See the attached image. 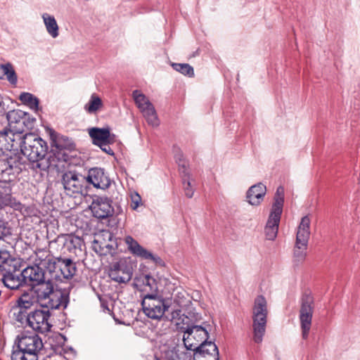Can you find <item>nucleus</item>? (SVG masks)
Returning <instances> with one entry per match:
<instances>
[{
  "label": "nucleus",
  "mask_w": 360,
  "mask_h": 360,
  "mask_svg": "<svg viewBox=\"0 0 360 360\" xmlns=\"http://www.w3.org/2000/svg\"><path fill=\"white\" fill-rule=\"evenodd\" d=\"M19 141L20 150L30 161L32 169L35 172H52L53 167H57L50 155L46 158L47 143L37 134L27 133Z\"/></svg>",
  "instance_id": "obj_1"
},
{
  "label": "nucleus",
  "mask_w": 360,
  "mask_h": 360,
  "mask_svg": "<svg viewBox=\"0 0 360 360\" xmlns=\"http://www.w3.org/2000/svg\"><path fill=\"white\" fill-rule=\"evenodd\" d=\"M47 132L51 140V158L53 159L54 165H57L53 167V170L59 172L64 167V164L69 160L68 151L74 150L75 144L71 139L58 134L52 129L49 128Z\"/></svg>",
  "instance_id": "obj_2"
},
{
  "label": "nucleus",
  "mask_w": 360,
  "mask_h": 360,
  "mask_svg": "<svg viewBox=\"0 0 360 360\" xmlns=\"http://www.w3.org/2000/svg\"><path fill=\"white\" fill-rule=\"evenodd\" d=\"M0 271L3 274L1 280L8 288L17 290L25 285L22 280V271L7 251H0Z\"/></svg>",
  "instance_id": "obj_3"
},
{
  "label": "nucleus",
  "mask_w": 360,
  "mask_h": 360,
  "mask_svg": "<svg viewBox=\"0 0 360 360\" xmlns=\"http://www.w3.org/2000/svg\"><path fill=\"white\" fill-rule=\"evenodd\" d=\"M267 301L263 295H258L254 300L252 307L253 340L261 343L266 332L268 315Z\"/></svg>",
  "instance_id": "obj_4"
},
{
  "label": "nucleus",
  "mask_w": 360,
  "mask_h": 360,
  "mask_svg": "<svg viewBox=\"0 0 360 360\" xmlns=\"http://www.w3.org/2000/svg\"><path fill=\"white\" fill-rule=\"evenodd\" d=\"M310 219L308 216L302 218L297 228L296 241L293 250V262L298 265L302 263L307 257V249L310 236Z\"/></svg>",
  "instance_id": "obj_5"
},
{
  "label": "nucleus",
  "mask_w": 360,
  "mask_h": 360,
  "mask_svg": "<svg viewBox=\"0 0 360 360\" xmlns=\"http://www.w3.org/2000/svg\"><path fill=\"white\" fill-rule=\"evenodd\" d=\"M141 306L143 313L154 320H160L169 309L165 300L158 295H143Z\"/></svg>",
  "instance_id": "obj_6"
},
{
  "label": "nucleus",
  "mask_w": 360,
  "mask_h": 360,
  "mask_svg": "<svg viewBox=\"0 0 360 360\" xmlns=\"http://www.w3.org/2000/svg\"><path fill=\"white\" fill-rule=\"evenodd\" d=\"M314 310V300L309 293H304L300 299L299 319L303 339H307L311 326Z\"/></svg>",
  "instance_id": "obj_7"
},
{
  "label": "nucleus",
  "mask_w": 360,
  "mask_h": 360,
  "mask_svg": "<svg viewBox=\"0 0 360 360\" xmlns=\"http://www.w3.org/2000/svg\"><path fill=\"white\" fill-rule=\"evenodd\" d=\"M89 136L92 143L98 146L106 154L114 155V152L110 145L115 142L116 136L110 133L109 127H93L89 129Z\"/></svg>",
  "instance_id": "obj_8"
},
{
  "label": "nucleus",
  "mask_w": 360,
  "mask_h": 360,
  "mask_svg": "<svg viewBox=\"0 0 360 360\" xmlns=\"http://www.w3.org/2000/svg\"><path fill=\"white\" fill-rule=\"evenodd\" d=\"M209 337L207 330L201 326L187 327L184 332L183 341L187 349L195 351Z\"/></svg>",
  "instance_id": "obj_9"
},
{
  "label": "nucleus",
  "mask_w": 360,
  "mask_h": 360,
  "mask_svg": "<svg viewBox=\"0 0 360 360\" xmlns=\"http://www.w3.org/2000/svg\"><path fill=\"white\" fill-rule=\"evenodd\" d=\"M133 271L132 263L122 259L112 264L108 276L115 282L127 283L131 279Z\"/></svg>",
  "instance_id": "obj_10"
},
{
  "label": "nucleus",
  "mask_w": 360,
  "mask_h": 360,
  "mask_svg": "<svg viewBox=\"0 0 360 360\" xmlns=\"http://www.w3.org/2000/svg\"><path fill=\"white\" fill-rule=\"evenodd\" d=\"M61 182L67 195L80 193L86 183V176L76 171H67L62 174Z\"/></svg>",
  "instance_id": "obj_11"
},
{
  "label": "nucleus",
  "mask_w": 360,
  "mask_h": 360,
  "mask_svg": "<svg viewBox=\"0 0 360 360\" xmlns=\"http://www.w3.org/2000/svg\"><path fill=\"white\" fill-rule=\"evenodd\" d=\"M7 207L18 211L23 208L22 204L12 195L11 186L6 182H0V218L4 215L8 217Z\"/></svg>",
  "instance_id": "obj_12"
},
{
  "label": "nucleus",
  "mask_w": 360,
  "mask_h": 360,
  "mask_svg": "<svg viewBox=\"0 0 360 360\" xmlns=\"http://www.w3.org/2000/svg\"><path fill=\"white\" fill-rule=\"evenodd\" d=\"M124 243L127 245L129 252L134 256L140 257L142 259L150 260L156 265H165V262L159 256L153 255L144 248L131 236H127L124 238Z\"/></svg>",
  "instance_id": "obj_13"
},
{
  "label": "nucleus",
  "mask_w": 360,
  "mask_h": 360,
  "mask_svg": "<svg viewBox=\"0 0 360 360\" xmlns=\"http://www.w3.org/2000/svg\"><path fill=\"white\" fill-rule=\"evenodd\" d=\"M50 316L49 310L37 309L32 311L27 318L28 326L41 333L49 332L52 326L49 321Z\"/></svg>",
  "instance_id": "obj_14"
},
{
  "label": "nucleus",
  "mask_w": 360,
  "mask_h": 360,
  "mask_svg": "<svg viewBox=\"0 0 360 360\" xmlns=\"http://www.w3.org/2000/svg\"><path fill=\"white\" fill-rule=\"evenodd\" d=\"M90 208L94 217L100 219H107L114 214L112 200L107 197H96L94 199Z\"/></svg>",
  "instance_id": "obj_15"
},
{
  "label": "nucleus",
  "mask_w": 360,
  "mask_h": 360,
  "mask_svg": "<svg viewBox=\"0 0 360 360\" xmlns=\"http://www.w3.org/2000/svg\"><path fill=\"white\" fill-rule=\"evenodd\" d=\"M15 342L18 344V348H22V349L36 357L37 352L43 347L41 339L36 334L32 335H18Z\"/></svg>",
  "instance_id": "obj_16"
},
{
  "label": "nucleus",
  "mask_w": 360,
  "mask_h": 360,
  "mask_svg": "<svg viewBox=\"0 0 360 360\" xmlns=\"http://www.w3.org/2000/svg\"><path fill=\"white\" fill-rule=\"evenodd\" d=\"M86 182L91 184L95 188L101 189L108 188L111 184V181L105 173L104 169L98 167L89 170L88 175L86 176Z\"/></svg>",
  "instance_id": "obj_17"
},
{
  "label": "nucleus",
  "mask_w": 360,
  "mask_h": 360,
  "mask_svg": "<svg viewBox=\"0 0 360 360\" xmlns=\"http://www.w3.org/2000/svg\"><path fill=\"white\" fill-rule=\"evenodd\" d=\"M135 285L143 292V295H158L159 290V281L149 274L136 277Z\"/></svg>",
  "instance_id": "obj_18"
},
{
  "label": "nucleus",
  "mask_w": 360,
  "mask_h": 360,
  "mask_svg": "<svg viewBox=\"0 0 360 360\" xmlns=\"http://www.w3.org/2000/svg\"><path fill=\"white\" fill-rule=\"evenodd\" d=\"M34 255L33 260L34 265L44 268L50 274L56 272L55 261L56 257H54L49 250L39 249Z\"/></svg>",
  "instance_id": "obj_19"
},
{
  "label": "nucleus",
  "mask_w": 360,
  "mask_h": 360,
  "mask_svg": "<svg viewBox=\"0 0 360 360\" xmlns=\"http://www.w3.org/2000/svg\"><path fill=\"white\" fill-rule=\"evenodd\" d=\"M44 268L33 265L27 266L22 270V280L25 285L33 287L39 282L43 281L46 277Z\"/></svg>",
  "instance_id": "obj_20"
},
{
  "label": "nucleus",
  "mask_w": 360,
  "mask_h": 360,
  "mask_svg": "<svg viewBox=\"0 0 360 360\" xmlns=\"http://www.w3.org/2000/svg\"><path fill=\"white\" fill-rule=\"evenodd\" d=\"M195 358L198 360H219L217 345L207 340L195 349Z\"/></svg>",
  "instance_id": "obj_21"
},
{
  "label": "nucleus",
  "mask_w": 360,
  "mask_h": 360,
  "mask_svg": "<svg viewBox=\"0 0 360 360\" xmlns=\"http://www.w3.org/2000/svg\"><path fill=\"white\" fill-rule=\"evenodd\" d=\"M25 112L20 110H13L7 113V120L8 122L9 130L15 132L18 137V140L21 139V134L23 133V117Z\"/></svg>",
  "instance_id": "obj_22"
},
{
  "label": "nucleus",
  "mask_w": 360,
  "mask_h": 360,
  "mask_svg": "<svg viewBox=\"0 0 360 360\" xmlns=\"http://www.w3.org/2000/svg\"><path fill=\"white\" fill-rule=\"evenodd\" d=\"M68 295L61 290L56 289L51 293L46 301H44L43 305L46 308L51 309H59L60 307L66 308L68 304Z\"/></svg>",
  "instance_id": "obj_23"
},
{
  "label": "nucleus",
  "mask_w": 360,
  "mask_h": 360,
  "mask_svg": "<svg viewBox=\"0 0 360 360\" xmlns=\"http://www.w3.org/2000/svg\"><path fill=\"white\" fill-rule=\"evenodd\" d=\"M56 270L58 269L63 278H72L77 271L76 263L69 258L56 257Z\"/></svg>",
  "instance_id": "obj_24"
},
{
  "label": "nucleus",
  "mask_w": 360,
  "mask_h": 360,
  "mask_svg": "<svg viewBox=\"0 0 360 360\" xmlns=\"http://www.w3.org/2000/svg\"><path fill=\"white\" fill-rule=\"evenodd\" d=\"M20 141L15 132L8 130L0 131V150L11 151L17 150Z\"/></svg>",
  "instance_id": "obj_25"
},
{
  "label": "nucleus",
  "mask_w": 360,
  "mask_h": 360,
  "mask_svg": "<svg viewBox=\"0 0 360 360\" xmlns=\"http://www.w3.org/2000/svg\"><path fill=\"white\" fill-rule=\"evenodd\" d=\"M266 192V186L262 183L255 184L248 189L246 193L247 200L250 205L257 206L263 200Z\"/></svg>",
  "instance_id": "obj_26"
},
{
  "label": "nucleus",
  "mask_w": 360,
  "mask_h": 360,
  "mask_svg": "<svg viewBox=\"0 0 360 360\" xmlns=\"http://www.w3.org/2000/svg\"><path fill=\"white\" fill-rule=\"evenodd\" d=\"M32 288L34 289L37 300L39 302L46 301L51 293L55 290L53 283L49 278H46L43 281L39 282Z\"/></svg>",
  "instance_id": "obj_27"
},
{
  "label": "nucleus",
  "mask_w": 360,
  "mask_h": 360,
  "mask_svg": "<svg viewBox=\"0 0 360 360\" xmlns=\"http://www.w3.org/2000/svg\"><path fill=\"white\" fill-rule=\"evenodd\" d=\"M281 215V214L271 212L266 225L264 228V233L267 240H274L276 238Z\"/></svg>",
  "instance_id": "obj_28"
},
{
  "label": "nucleus",
  "mask_w": 360,
  "mask_h": 360,
  "mask_svg": "<svg viewBox=\"0 0 360 360\" xmlns=\"http://www.w3.org/2000/svg\"><path fill=\"white\" fill-rule=\"evenodd\" d=\"M102 236L108 237L109 240L111 238V234L108 232H105ZM112 248V245L108 242L105 241L104 238L101 236L98 235L94 240L93 249L96 253L99 255H107L110 250Z\"/></svg>",
  "instance_id": "obj_29"
},
{
  "label": "nucleus",
  "mask_w": 360,
  "mask_h": 360,
  "mask_svg": "<svg viewBox=\"0 0 360 360\" xmlns=\"http://www.w3.org/2000/svg\"><path fill=\"white\" fill-rule=\"evenodd\" d=\"M42 18L48 33L56 38L59 35V27L55 18L47 13L43 14Z\"/></svg>",
  "instance_id": "obj_30"
},
{
  "label": "nucleus",
  "mask_w": 360,
  "mask_h": 360,
  "mask_svg": "<svg viewBox=\"0 0 360 360\" xmlns=\"http://www.w3.org/2000/svg\"><path fill=\"white\" fill-rule=\"evenodd\" d=\"M148 124L157 127L159 125V120L153 104L146 105L145 108L140 110Z\"/></svg>",
  "instance_id": "obj_31"
},
{
  "label": "nucleus",
  "mask_w": 360,
  "mask_h": 360,
  "mask_svg": "<svg viewBox=\"0 0 360 360\" xmlns=\"http://www.w3.org/2000/svg\"><path fill=\"white\" fill-rule=\"evenodd\" d=\"M19 100L30 109L35 112L39 110V99L33 94L28 92H23L19 96Z\"/></svg>",
  "instance_id": "obj_32"
},
{
  "label": "nucleus",
  "mask_w": 360,
  "mask_h": 360,
  "mask_svg": "<svg viewBox=\"0 0 360 360\" xmlns=\"http://www.w3.org/2000/svg\"><path fill=\"white\" fill-rule=\"evenodd\" d=\"M284 202V188L278 186L274 195V202L272 205L271 212L282 214Z\"/></svg>",
  "instance_id": "obj_33"
},
{
  "label": "nucleus",
  "mask_w": 360,
  "mask_h": 360,
  "mask_svg": "<svg viewBox=\"0 0 360 360\" xmlns=\"http://www.w3.org/2000/svg\"><path fill=\"white\" fill-rule=\"evenodd\" d=\"M11 360H37L35 356L31 355L22 348H18V344L14 342L11 354Z\"/></svg>",
  "instance_id": "obj_34"
},
{
  "label": "nucleus",
  "mask_w": 360,
  "mask_h": 360,
  "mask_svg": "<svg viewBox=\"0 0 360 360\" xmlns=\"http://www.w3.org/2000/svg\"><path fill=\"white\" fill-rule=\"evenodd\" d=\"M103 106L101 99L95 94L91 96L90 100L84 105L85 110L90 113L96 112Z\"/></svg>",
  "instance_id": "obj_35"
},
{
  "label": "nucleus",
  "mask_w": 360,
  "mask_h": 360,
  "mask_svg": "<svg viewBox=\"0 0 360 360\" xmlns=\"http://www.w3.org/2000/svg\"><path fill=\"white\" fill-rule=\"evenodd\" d=\"M132 96L139 110L145 108L146 105L152 104L147 97L139 90H134L132 92Z\"/></svg>",
  "instance_id": "obj_36"
},
{
  "label": "nucleus",
  "mask_w": 360,
  "mask_h": 360,
  "mask_svg": "<svg viewBox=\"0 0 360 360\" xmlns=\"http://www.w3.org/2000/svg\"><path fill=\"white\" fill-rule=\"evenodd\" d=\"M191 356L186 352L179 350H170L166 352L165 356L162 360H190Z\"/></svg>",
  "instance_id": "obj_37"
},
{
  "label": "nucleus",
  "mask_w": 360,
  "mask_h": 360,
  "mask_svg": "<svg viewBox=\"0 0 360 360\" xmlns=\"http://www.w3.org/2000/svg\"><path fill=\"white\" fill-rule=\"evenodd\" d=\"M34 302V297L32 293L25 292L18 299V304L20 308L29 309Z\"/></svg>",
  "instance_id": "obj_38"
},
{
  "label": "nucleus",
  "mask_w": 360,
  "mask_h": 360,
  "mask_svg": "<svg viewBox=\"0 0 360 360\" xmlns=\"http://www.w3.org/2000/svg\"><path fill=\"white\" fill-rule=\"evenodd\" d=\"M83 243L84 242L80 237L75 236H69L65 239V245L69 250H70L71 248H74L75 250L79 249V250H81Z\"/></svg>",
  "instance_id": "obj_39"
},
{
  "label": "nucleus",
  "mask_w": 360,
  "mask_h": 360,
  "mask_svg": "<svg viewBox=\"0 0 360 360\" xmlns=\"http://www.w3.org/2000/svg\"><path fill=\"white\" fill-rule=\"evenodd\" d=\"M176 163L179 167V172L181 174H184L187 176L188 174V171L187 168V162L184 159V155L181 151L176 152L174 155Z\"/></svg>",
  "instance_id": "obj_40"
},
{
  "label": "nucleus",
  "mask_w": 360,
  "mask_h": 360,
  "mask_svg": "<svg viewBox=\"0 0 360 360\" xmlns=\"http://www.w3.org/2000/svg\"><path fill=\"white\" fill-rule=\"evenodd\" d=\"M182 175V181L185 195L188 198H191L194 194V189L193 188L191 184L189 181V174L187 176H185L184 174Z\"/></svg>",
  "instance_id": "obj_41"
},
{
  "label": "nucleus",
  "mask_w": 360,
  "mask_h": 360,
  "mask_svg": "<svg viewBox=\"0 0 360 360\" xmlns=\"http://www.w3.org/2000/svg\"><path fill=\"white\" fill-rule=\"evenodd\" d=\"M130 199V207L134 210H136L140 205H143L141 195L136 191L131 193Z\"/></svg>",
  "instance_id": "obj_42"
},
{
  "label": "nucleus",
  "mask_w": 360,
  "mask_h": 360,
  "mask_svg": "<svg viewBox=\"0 0 360 360\" xmlns=\"http://www.w3.org/2000/svg\"><path fill=\"white\" fill-rule=\"evenodd\" d=\"M23 121H25L24 122L25 123H23V125H22L23 132H24L26 129H33L36 119L31 117V115L29 113L25 112V115L23 117Z\"/></svg>",
  "instance_id": "obj_43"
},
{
  "label": "nucleus",
  "mask_w": 360,
  "mask_h": 360,
  "mask_svg": "<svg viewBox=\"0 0 360 360\" xmlns=\"http://www.w3.org/2000/svg\"><path fill=\"white\" fill-rule=\"evenodd\" d=\"M5 77L7 80L13 85H15L18 81L17 75L14 69H10V70H5Z\"/></svg>",
  "instance_id": "obj_44"
},
{
  "label": "nucleus",
  "mask_w": 360,
  "mask_h": 360,
  "mask_svg": "<svg viewBox=\"0 0 360 360\" xmlns=\"http://www.w3.org/2000/svg\"><path fill=\"white\" fill-rule=\"evenodd\" d=\"M8 221L6 219L4 218V215L0 218V237L3 235H5L7 231Z\"/></svg>",
  "instance_id": "obj_45"
},
{
  "label": "nucleus",
  "mask_w": 360,
  "mask_h": 360,
  "mask_svg": "<svg viewBox=\"0 0 360 360\" xmlns=\"http://www.w3.org/2000/svg\"><path fill=\"white\" fill-rule=\"evenodd\" d=\"M181 74L184 76H187L188 77H192L194 76V69H176Z\"/></svg>",
  "instance_id": "obj_46"
},
{
  "label": "nucleus",
  "mask_w": 360,
  "mask_h": 360,
  "mask_svg": "<svg viewBox=\"0 0 360 360\" xmlns=\"http://www.w3.org/2000/svg\"><path fill=\"white\" fill-rule=\"evenodd\" d=\"M7 164L10 169L18 167L17 162H15V158H13L12 157L7 159Z\"/></svg>",
  "instance_id": "obj_47"
},
{
  "label": "nucleus",
  "mask_w": 360,
  "mask_h": 360,
  "mask_svg": "<svg viewBox=\"0 0 360 360\" xmlns=\"http://www.w3.org/2000/svg\"><path fill=\"white\" fill-rule=\"evenodd\" d=\"M170 65L172 68H176V67H179V68H193L188 63H175L170 62Z\"/></svg>",
  "instance_id": "obj_48"
},
{
  "label": "nucleus",
  "mask_w": 360,
  "mask_h": 360,
  "mask_svg": "<svg viewBox=\"0 0 360 360\" xmlns=\"http://www.w3.org/2000/svg\"><path fill=\"white\" fill-rule=\"evenodd\" d=\"M0 68H13L10 62L0 63Z\"/></svg>",
  "instance_id": "obj_49"
},
{
  "label": "nucleus",
  "mask_w": 360,
  "mask_h": 360,
  "mask_svg": "<svg viewBox=\"0 0 360 360\" xmlns=\"http://www.w3.org/2000/svg\"><path fill=\"white\" fill-rule=\"evenodd\" d=\"M5 70H10V69H0V79H2L5 77Z\"/></svg>",
  "instance_id": "obj_50"
},
{
  "label": "nucleus",
  "mask_w": 360,
  "mask_h": 360,
  "mask_svg": "<svg viewBox=\"0 0 360 360\" xmlns=\"http://www.w3.org/2000/svg\"><path fill=\"white\" fill-rule=\"evenodd\" d=\"M101 306H102L103 308L106 309L108 311H110L109 308L108 307V306H107L104 302H102V303H101Z\"/></svg>",
  "instance_id": "obj_51"
},
{
  "label": "nucleus",
  "mask_w": 360,
  "mask_h": 360,
  "mask_svg": "<svg viewBox=\"0 0 360 360\" xmlns=\"http://www.w3.org/2000/svg\"><path fill=\"white\" fill-rule=\"evenodd\" d=\"M198 51L197 50L195 52H194V53H193V56H195V54H198Z\"/></svg>",
  "instance_id": "obj_52"
},
{
  "label": "nucleus",
  "mask_w": 360,
  "mask_h": 360,
  "mask_svg": "<svg viewBox=\"0 0 360 360\" xmlns=\"http://www.w3.org/2000/svg\"><path fill=\"white\" fill-rule=\"evenodd\" d=\"M55 277H56V278H57V277L60 278V276H59V275H58V274H56Z\"/></svg>",
  "instance_id": "obj_53"
}]
</instances>
